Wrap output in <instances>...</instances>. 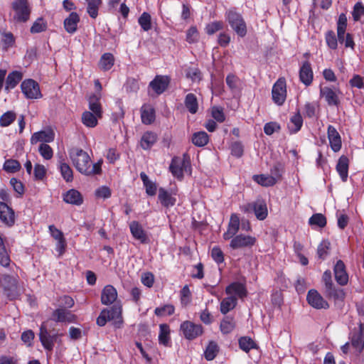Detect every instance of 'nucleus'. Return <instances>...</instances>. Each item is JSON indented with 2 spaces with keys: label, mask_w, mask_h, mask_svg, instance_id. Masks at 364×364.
<instances>
[{
  "label": "nucleus",
  "mask_w": 364,
  "mask_h": 364,
  "mask_svg": "<svg viewBox=\"0 0 364 364\" xmlns=\"http://www.w3.org/2000/svg\"><path fill=\"white\" fill-rule=\"evenodd\" d=\"M122 313V306L117 304L110 309H104L97 318V324L100 326H104L107 321H112V325L115 328H120L123 325Z\"/></svg>",
  "instance_id": "nucleus-1"
},
{
  "label": "nucleus",
  "mask_w": 364,
  "mask_h": 364,
  "mask_svg": "<svg viewBox=\"0 0 364 364\" xmlns=\"http://www.w3.org/2000/svg\"><path fill=\"white\" fill-rule=\"evenodd\" d=\"M18 279V277L15 272L0 275V289L10 300L16 299L19 294Z\"/></svg>",
  "instance_id": "nucleus-2"
},
{
  "label": "nucleus",
  "mask_w": 364,
  "mask_h": 364,
  "mask_svg": "<svg viewBox=\"0 0 364 364\" xmlns=\"http://www.w3.org/2000/svg\"><path fill=\"white\" fill-rule=\"evenodd\" d=\"M69 158L76 170L85 175L87 166L91 163V159L88 154L82 149L73 147L68 151Z\"/></svg>",
  "instance_id": "nucleus-3"
},
{
  "label": "nucleus",
  "mask_w": 364,
  "mask_h": 364,
  "mask_svg": "<svg viewBox=\"0 0 364 364\" xmlns=\"http://www.w3.org/2000/svg\"><path fill=\"white\" fill-rule=\"evenodd\" d=\"M226 20L237 36L244 37L246 35V23L240 14L235 9H230L226 12Z\"/></svg>",
  "instance_id": "nucleus-4"
},
{
  "label": "nucleus",
  "mask_w": 364,
  "mask_h": 364,
  "mask_svg": "<svg viewBox=\"0 0 364 364\" xmlns=\"http://www.w3.org/2000/svg\"><path fill=\"white\" fill-rule=\"evenodd\" d=\"M319 94L328 106H338L341 102L342 92L338 87L321 85Z\"/></svg>",
  "instance_id": "nucleus-5"
},
{
  "label": "nucleus",
  "mask_w": 364,
  "mask_h": 364,
  "mask_svg": "<svg viewBox=\"0 0 364 364\" xmlns=\"http://www.w3.org/2000/svg\"><path fill=\"white\" fill-rule=\"evenodd\" d=\"M240 209L245 213L254 212L256 218L259 220H264L268 214L266 203L260 199L245 204L240 207Z\"/></svg>",
  "instance_id": "nucleus-6"
},
{
  "label": "nucleus",
  "mask_w": 364,
  "mask_h": 364,
  "mask_svg": "<svg viewBox=\"0 0 364 364\" xmlns=\"http://www.w3.org/2000/svg\"><path fill=\"white\" fill-rule=\"evenodd\" d=\"M61 336L62 334L58 333L51 334L48 330L47 322H43L40 327V341L44 348L48 351L53 350L55 342H57L58 338Z\"/></svg>",
  "instance_id": "nucleus-7"
},
{
  "label": "nucleus",
  "mask_w": 364,
  "mask_h": 364,
  "mask_svg": "<svg viewBox=\"0 0 364 364\" xmlns=\"http://www.w3.org/2000/svg\"><path fill=\"white\" fill-rule=\"evenodd\" d=\"M13 19L16 22H26L28 20L31 8L28 1H14L12 4Z\"/></svg>",
  "instance_id": "nucleus-8"
},
{
  "label": "nucleus",
  "mask_w": 364,
  "mask_h": 364,
  "mask_svg": "<svg viewBox=\"0 0 364 364\" xmlns=\"http://www.w3.org/2000/svg\"><path fill=\"white\" fill-rule=\"evenodd\" d=\"M256 242L257 239L254 236L239 234L231 239L230 247L233 250L251 249Z\"/></svg>",
  "instance_id": "nucleus-9"
},
{
  "label": "nucleus",
  "mask_w": 364,
  "mask_h": 364,
  "mask_svg": "<svg viewBox=\"0 0 364 364\" xmlns=\"http://www.w3.org/2000/svg\"><path fill=\"white\" fill-rule=\"evenodd\" d=\"M21 88L27 99H39L42 97L38 84L32 79H27L21 82Z\"/></svg>",
  "instance_id": "nucleus-10"
},
{
  "label": "nucleus",
  "mask_w": 364,
  "mask_h": 364,
  "mask_svg": "<svg viewBox=\"0 0 364 364\" xmlns=\"http://www.w3.org/2000/svg\"><path fill=\"white\" fill-rule=\"evenodd\" d=\"M272 100L279 106L282 105L287 98V86L284 79H279L273 85L272 90Z\"/></svg>",
  "instance_id": "nucleus-11"
},
{
  "label": "nucleus",
  "mask_w": 364,
  "mask_h": 364,
  "mask_svg": "<svg viewBox=\"0 0 364 364\" xmlns=\"http://www.w3.org/2000/svg\"><path fill=\"white\" fill-rule=\"evenodd\" d=\"M181 331L188 340H193L203 333V327L191 321H186L181 324Z\"/></svg>",
  "instance_id": "nucleus-12"
},
{
  "label": "nucleus",
  "mask_w": 364,
  "mask_h": 364,
  "mask_svg": "<svg viewBox=\"0 0 364 364\" xmlns=\"http://www.w3.org/2000/svg\"><path fill=\"white\" fill-rule=\"evenodd\" d=\"M306 299L310 306L317 309H326L329 306L328 302L315 289L309 291Z\"/></svg>",
  "instance_id": "nucleus-13"
},
{
  "label": "nucleus",
  "mask_w": 364,
  "mask_h": 364,
  "mask_svg": "<svg viewBox=\"0 0 364 364\" xmlns=\"http://www.w3.org/2000/svg\"><path fill=\"white\" fill-rule=\"evenodd\" d=\"M189 166V163L185 159L180 158H174L172 159L170 165V171L173 176L178 179H181L183 176V171Z\"/></svg>",
  "instance_id": "nucleus-14"
},
{
  "label": "nucleus",
  "mask_w": 364,
  "mask_h": 364,
  "mask_svg": "<svg viewBox=\"0 0 364 364\" xmlns=\"http://www.w3.org/2000/svg\"><path fill=\"white\" fill-rule=\"evenodd\" d=\"M0 220L8 226L13 225L15 222L14 211L4 202H0Z\"/></svg>",
  "instance_id": "nucleus-15"
},
{
  "label": "nucleus",
  "mask_w": 364,
  "mask_h": 364,
  "mask_svg": "<svg viewBox=\"0 0 364 364\" xmlns=\"http://www.w3.org/2000/svg\"><path fill=\"white\" fill-rule=\"evenodd\" d=\"M335 279L337 283L341 286L347 284L348 274L346 272L345 264L342 260H338L333 268Z\"/></svg>",
  "instance_id": "nucleus-16"
},
{
  "label": "nucleus",
  "mask_w": 364,
  "mask_h": 364,
  "mask_svg": "<svg viewBox=\"0 0 364 364\" xmlns=\"http://www.w3.org/2000/svg\"><path fill=\"white\" fill-rule=\"evenodd\" d=\"M55 134L53 130L47 129L35 132L31 137V143L32 144L41 142V144H47L54 140Z\"/></svg>",
  "instance_id": "nucleus-17"
},
{
  "label": "nucleus",
  "mask_w": 364,
  "mask_h": 364,
  "mask_svg": "<svg viewBox=\"0 0 364 364\" xmlns=\"http://www.w3.org/2000/svg\"><path fill=\"white\" fill-rule=\"evenodd\" d=\"M327 134L331 149L334 152H338L341 150L342 146L341 138L339 133L333 126L329 125L328 127Z\"/></svg>",
  "instance_id": "nucleus-18"
},
{
  "label": "nucleus",
  "mask_w": 364,
  "mask_h": 364,
  "mask_svg": "<svg viewBox=\"0 0 364 364\" xmlns=\"http://www.w3.org/2000/svg\"><path fill=\"white\" fill-rule=\"evenodd\" d=\"M52 319L55 322L72 323L75 321V316L64 308H58L53 312Z\"/></svg>",
  "instance_id": "nucleus-19"
},
{
  "label": "nucleus",
  "mask_w": 364,
  "mask_h": 364,
  "mask_svg": "<svg viewBox=\"0 0 364 364\" xmlns=\"http://www.w3.org/2000/svg\"><path fill=\"white\" fill-rule=\"evenodd\" d=\"M240 228V218L237 214H232L228 223V230L223 234V238L228 240L234 237Z\"/></svg>",
  "instance_id": "nucleus-20"
},
{
  "label": "nucleus",
  "mask_w": 364,
  "mask_h": 364,
  "mask_svg": "<svg viewBox=\"0 0 364 364\" xmlns=\"http://www.w3.org/2000/svg\"><path fill=\"white\" fill-rule=\"evenodd\" d=\"M117 299V289L112 285H107L104 287L101 294V302L104 305H110Z\"/></svg>",
  "instance_id": "nucleus-21"
},
{
  "label": "nucleus",
  "mask_w": 364,
  "mask_h": 364,
  "mask_svg": "<svg viewBox=\"0 0 364 364\" xmlns=\"http://www.w3.org/2000/svg\"><path fill=\"white\" fill-rule=\"evenodd\" d=\"M225 293L229 296H235L237 299H242L247 296V289L240 282H232L225 288Z\"/></svg>",
  "instance_id": "nucleus-22"
},
{
  "label": "nucleus",
  "mask_w": 364,
  "mask_h": 364,
  "mask_svg": "<svg viewBox=\"0 0 364 364\" xmlns=\"http://www.w3.org/2000/svg\"><path fill=\"white\" fill-rule=\"evenodd\" d=\"M79 22L80 16L76 12H71L64 20V28L68 33L73 34L77 30Z\"/></svg>",
  "instance_id": "nucleus-23"
},
{
  "label": "nucleus",
  "mask_w": 364,
  "mask_h": 364,
  "mask_svg": "<svg viewBox=\"0 0 364 364\" xmlns=\"http://www.w3.org/2000/svg\"><path fill=\"white\" fill-rule=\"evenodd\" d=\"M313 71L311 65L306 61L303 63L299 70V79L306 86H309L313 81Z\"/></svg>",
  "instance_id": "nucleus-24"
},
{
  "label": "nucleus",
  "mask_w": 364,
  "mask_h": 364,
  "mask_svg": "<svg viewBox=\"0 0 364 364\" xmlns=\"http://www.w3.org/2000/svg\"><path fill=\"white\" fill-rule=\"evenodd\" d=\"M129 228L132 235L136 240H139L141 243L147 242L148 238L146 234L138 222L132 221L129 224Z\"/></svg>",
  "instance_id": "nucleus-25"
},
{
  "label": "nucleus",
  "mask_w": 364,
  "mask_h": 364,
  "mask_svg": "<svg viewBox=\"0 0 364 364\" xmlns=\"http://www.w3.org/2000/svg\"><path fill=\"white\" fill-rule=\"evenodd\" d=\"M350 345L358 354L360 353L364 348V327L360 326V332L352 336Z\"/></svg>",
  "instance_id": "nucleus-26"
},
{
  "label": "nucleus",
  "mask_w": 364,
  "mask_h": 364,
  "mask_svg": "<svg viewBox=\"0 0 364 364\" xmlns=\"http://www.w3.org/2000/svg\"><path fill=\"white\" fill-rule=\"evenodd\" d=\"M168 78L165 76H157L153 80L149 86L154 90V92L159 95L165 91L168 85Z\"/></svg>",
  "instance_id": "nucleus-27"
},
{
  "label": "nucleus",
  "mask_w": 364,
  "mask_h": 364,
  "mask_svg": "<svg viewBox=\"0 0 364 364\" xmlns=\"http://www.w3.org/2000/svg\"><path fill=\"white\" fill-rule=\"evenodd\" d=\"M278 175L279 174L277 173L275 176L266 174L255 175L253 176V179L255 182L262 186H272L277 182Z\"/></svg>",
  "instance_id": "nucleus-28"
},
{
  "label": "nucleus",
  "mask_w": 364,
  "mask_h": 364,
  "mask_svg": "<svg viewBox=\"0 0 364 364\" xmlns=\"http://www.w3.org/2000/svg\"><path fill=\"white\" fill-rule=\"evenodd\" d=\"M58 169L63 179L66 182H71L73 180V171L70 166L65 161V160L60 157L58 161Z\"/></svg>",
  "instance_id": "nucleus-29"
},
{
  "label": "nucleus",
  "mask_w": 364,
  "mask_h": 364,
  "mask_svg": "<svg viewBox=\"0 0 364 364\" xmlns=\"http://www.w3.org/2000/svg\"><path fill=\"white\" fill-rule=\"evenodd\" d=\"M341 180L345 182L348 176V159L346 156H341L336 165Z\"/></svg>",
  "instance_id": "nucleus-30"
},
{
  "label": "nucleus",
  "mask_w": 364,
  "mask_h": 364,
  "mask_svg": "<svg viewBox=\"0 0 364 364\" xmlns=\"http://www.w3.org/2000/svg\"><path fill=\"white\" fill-rule=\"evenodd\" d=\"M63 200L65 203L76 205L82 203V198L79 191L75 189H70L63 195Z\"/></svg>",
  "instance_id": "nucleus-31"
},
{
  "label": "nucleus",
  "mask_w": 364,
  "mask_h": 364,
  "mask_svg": "<svg viewBox=\"0 0 364 364\" xmlns=\"http://www.w3.org/2000/svg\"><path fill=\"white\" fill-rule=\"evenodd\" d=\"M23 75L19 71H13L10 73L6 80L5 90L9 91L14 89L21 80Z\"/></svg>",
  "instance_id": "nucleus-32"
},
{
  "label": "nucleus",
  "mask_w": 364,
  "mask_h": 364,
  "mask_svg": "<svg viewBox=\"0 0 364 364\" xmlns=\"http://www.w3.org/2000/svg\"><path fill=\"white\" fill-rule=\"evenodd\" d=\"M141 118L142 123L151 124L155 120V110L149 105H144L141 109Z\"/></svg>",
  "instance_id": "nucleus-33"
},
{
  "label": "nucleus",
  "mask_w": 364,
  "mask_h": 364,
  "mask_svg": "<svg viewBox=\"0 0 364 364\" xmlns=\"http://www.w3.org/2000/svg\"><path fill=\"white\" fill-rule=\"evenodd\" d=\"M100 95L93 94L88 99L89 109L91 112L95 113L98 117H102V109L100 102Z\"/></svg>",
  "instance_id": "nucleus-34"
},
{
  "label": "nucleus",
  "mask_w": 364,
  "mask_h": 364,
  "mask_svg": "<svg viewBox=\"0 0 364 364\" xmlns=\"http://www.w3.org/2000/svg\"><path fill=\"white\" fill-rule=\"evenodd\" d=\"M237 302L236 296L228 295V296L224 298L220 302V312L223 314H226L236 306Z\"/></svg>",
  "instance_id": "nucleus-35"
},
{
  "label": "nucleus",
  "mask_w": 364,
  "mask_h": 364,
  "mask_svg": "<svg viewBox=\"0 0 364 364\" xmlns=\"http://www.w3.org/2000/svg\"><path fill=\"white\" fill-rule=\"evenodd\" d=\"M158 198L161 205L165 207L173 206L176 203V198L163 188H159Z\"/></svg>",
  "instance_id": "nucleus-36"
},
{
  "label": "nucleus",
  "mask_w": 364,
  "mask_h": 364,
  "mask_svg": "<svg viewBox=\"0 0 364 364\" xmlns=\"http://www.w3.org/2000/svg\"><path fill=\"white\" fill-rule=\"evenodd\" d=\"M157 136L152 132H145L141 139L140 145L143 149H149L156 141Z\"/></svg>",
  "instance_id": "nucleus-37"
},
{
  "label": "nucleus",
  "mask_w": 364,
  "mask_h": 364,
  "mask_svg": "<svg viewBox=\"0 0 364 364\" xmlns=\"http://www.w3.org/2000/svg\"><path fill=\"white\" fill-rule=\"evenodd\" d=\"M303 119L300 112L298 111L291 117L288 127L291 133H296L301 129Z\"/></svg>",
  "instance_id": "nucleus-38"
},
{
  "label": "nucleus",
  "mask_w": 364,
  "mask_h": 364,
  "mask_svg": "<svg viewBox=\"0 0 364 364\" xmlns=\"http://www.w3.org/2000/svg\"><path fill=\"white\" fill-rule=\"evenodd\" d=\"M102 117H98L94 112L85 111L82 115V122L84 125L87 127H95L97 124L98 119Z\"/></svg>",
  "instance_id": "nucleus-39"
},
{
  "label": "nucleus",
  "mask_w": 364,
  "mask_h": 364,
  "mask_svg": "<svg viewBox=\"0 0 364 364\" xmlns=\"http://www.w3.org/2000/svg\"><path fill=\"white\" fill-rule=\"evenodd\" d=\"M114 63V58L109 53H104L100 60L99 67L101 70L106 71L110 70Z\"/></svg>",
  "instance_id": "nucleus-40"
},
{
  "label": "nucleus",
  "mask_w": 364,
  "mask_h": 364,
  "mask_svg": "<svg viewBox=\"0 0 364 364\" xmlns=\"http://www.w3.org/2000/svg\"><path fill=\"white\" fill-rule=\"evenodd\" d=\"M140 178L144 187L146 188V193L149 196H154L157 190L156 184L152 181L149 180L148 176L144 172H141L140 173Z\"/></svg>",
  "instance_id": "nucleus-41"
},
{
  "label": "nucleus",
  "mask_w": 364,
  "mask_h": 364,
  "mask_svg": "<svg viewBox=\"0 0 364 364\" xmlns=\"http://www.w3.org/2000/svg\"><path fill=\"white\" fill-rule=\"evenodd\" d=\"M326 295L334 300L336 304L340 305L343 301L345 297V293L343 289L333 287L331 289H328L325 291Z\"/></svg>",
  "instance_id": "nucleus-42"
},
{
  "label": "nucleus",
  "mask_w": 364,
  "mask_h": 364,
  "mask_svg": "<svg viewBox=\"0 0 364 364\" xmlns=\"http://www.w3.org/2000/svg\"><path fill=\"white\" fill-rule=\"evenodd\" d=\"M184 104L188 112L196 114L198 109V100L195 95L189 93L186 96Z\"/></svg>",
  "instance_id": "nucleus-43"
},
{
  "label": "nucleus",
  "mask_w": 364,
  "mask_h": 364,
  "mask_svg": "<svg viewBox=\"0 0 364 364\" xmlns=\"http://www.w3.org/2000/svg\"><path fill=\"white\" fill-rule=\"evenodd\" d=\"M160 331L159 334V343L165 346H168L170 341V329L166 324H161L159 326Z\"/></svg>",
  "instance_id": "nucleus-44"
},
{
  "label": "nucleus",
  "mask_w": 364,
  "mask_h": 364,
  "mask_svg": "<svg viewBox=\"0 0 364 364\" xmlns=\"http://www.w3.org/2000/svg\"><path fill=\"white\" fill-rule=\"evenodd\" d=\"M209 136L205 132L195 133L192 137V142L197 146H203L208 144Z\"/></svg>",
  "instance_id": "nucleus-45"
},
{
  "label": "nucleus",
  "mask_w": 364,
  "mask_h": 364,
  "mask_svg": "<svg viewBox=\"0 0 364 364\" xmlns=\"http://www.w3.org/2000/svg\"><path fill=\"white\" fill-rule=\"evenodd\" d=\"M235 326V322L232 317L226 316L220 323V330L223 333L227 334L230 333Z\"/></svg>",
  "instance_id": "nucleus-46"
},
{
  "label": "nucleus",
  "mask_w": 364,
  "mask_h": 364,
  "mask_svg": "<svg viewBox=\"0 0 364 364\" xmlns=\"http://www.w3.org/2000/svg\"><path fill=\"white\" fill-rule=\"evenodd\" d=\"M11 263L9 255L5 247L3 239L0 236V264L7 267Z\"/></svg>",
  "instance_id": "nucleus-47"
},
{
  "label": "nucleus",
  "mask_w": 364,
  "mask_h": 364,
  "mask_svg": "<svg viewBox=\"0 0 364 364\" xmlns=\"http://www.w3.org/2000/svg\"><path fill=\"white\" fill-rule=\"evenodd\" d=\"M239 346L240 348L246 353L249 352L251 349L257 348L255 341L247 336H244L239 339Z\"/></svg>",
  "instance_id": "nucleus-48"
},
{
  "label": "nucleus",
  "mask_w": 364,
  "mask_h": 364,
  "mask_svg": "<svg viewBox=\"0 0 364 364\" xmlns=\"http://www.w3.org/2000/svg\"><path fill=\"white\" fill-rule=\"evenodd\" d=\"M218 350V344L214 341H210L204 352L205 359L207 360H213L216 357Z\"/></svg>",
  "instance_id": "nucleus-49"
},
{
  "label": "nucleus",
  "mask_w": 364,
  "mask_h": 364,
  "mask_svg": "<svg viewBox=\"0 0 364 364\" xmlns=\"http://www.w3.org/2000/svg\"><path fill=\"white\" fill-rule=\"evenodd\" d=\"M138 22L144 31H148L151 28V18L147 12H144L140 16Z\"/></svg>",
  "instance_id": "nucleus-50"
},
{
  "label": "nucleus",
  "mask_w": 364,
  "mask_h": 364,
  "mask_svg": "<svg viewBox=\"0 0 364 364\" xmlns=\"http://www.w3.org/2000/svg\"><path fill=\"white\" fill-rule=\"evenodd\" d=\"M186 76L193 82H199L202 78V74L197 68H187L186 70Z\"/></svg>",
  "instance_id": "nucleus-51"
},
{
  "label": "nucleus",
  "mask_w": 364,
  "mask_h": 364,
  "mask_svg": "<svg viewBox=\"0 0 364 364\" xmlns=\"http://www.w3.org/2000/svg\"><path fill=\"white\" fill-rule=\"evenodd\" d=\"M16 115L13 111H8L0 117V125L1 127L9 126L15 119Z\"/></svg>",
  "instance_id": "nucleus-52"
},
{
  "label": "nucleus",
  "mask_w": 364,
  "mask_h": 364,
  "mask_svg": "<svg viewBox=\"0 0 364 364\" xmlns=\"http://www.w3.org/2000/svg\"><path fill=\"white\" fill-rule=\"evenodd\" d=\"M309 224L323 228L326 225V219L322 214L316 213L309 218Z\"/></svg>",
  "instance_id": "nucleus-53"
},
{
  "label": "nucleus",
  "mask_w": 364,
  "mask_h": 364,
  "mask_svg": "<svg viewBox=\"0 0 364 364\" xmlns=\"http://www.w3.org/2000/svg\"><path fill=\"white\" fill-rule=\"evenodd\" d=\"M46 21H45L43 18H39L33 23L31 28V32L32 33H38L46 30Z\"/></svg>",
  "instance_id": "nucleus-54"
},
{
  "label": "nucleus",
  "mask_w": 364,
  "mask_h": 364,
  "mask_svg": "<svg viewBox=\"0 0 364 364\" xmlns=\"http://www.w3.org/2000/svg\"><path fill=\"white\" fill-rule=\"evenodd\" d=\"M38 151L46 160L50 159L53 156L52 148L47 144H41L38 147Z\"/></svg>",
  "instance_id": "nucleus-55"
},
{
  "label": "nucleus",
  "mask_w": 364,
  "mask_h": 364,
  "mask_svg": "<svg viewBox=\"0 0 364 364\" xmlns=\"http://www.w3.org/2000/svg\"><path fill=\"white\" fill-rule=\"evenodd\" d=\"M174 306L171 304H166L161 307L155 309L154 313L158 316H163L166 315H172L174 313Z\"/></svg>",
  "instance_id": "nucleus-56"
},
{
  "label": "nucleus",
  "mask_w": 364,
  "mask_h": 364,
  "mask_svg": "<svg viewBox=\"0 0 364 364\" xmlns=\"http://www.w3.org/2000/svg\"><path fill=\"white\" fill-rule=\"evenodd\" d=\"M21 168L19 162L16 160H6L4 164V169L7 172L15 173Z\"/></svg>",
  "instance_id": "nucleus-57"
},
{
  "label": "nucleus",
  "mask_w": 364,
  "mask_h": 364,
  "mask_svg": "<svg viewBox=\"0 0 364 364\" xmlns=\"http://www.w3.org/2000/svg\"><path fill=\"white\" fill-rule=\"evenodd\" d=\"M223 28V23L222 21H214L208 23L205 26V32L208 35H213L215 32L222 30Z\"/></svg>",
  "instance_id": "nucleus-58"
},
{
  "label": "nucleus",
  "mask_w": 364,
  "mask_h": 364,
  "mask_svg": "<svg viewBox=\"0 0 364 364\" xmlns=\"http://www.w3.org/2000/svg\"><path fill=\"white\" fill-rule=\"evenodd\" d=\"M330 243L328 241H322L317 247V255L321 259H324L328 255Z\"/></svg>",
  "instance_id": "nucleus-59"
},
{
  "label": "nucleus",
  "mask_w": 364,
  "mask_h": 364,
  "mask_svg": "<svg viewBox=\"0 0 364 364\" xmlns=\"http://www.w3.org/2000/svg\"><path fill=\"white\" fill-rule=\"evenodd\" d=\"M46 174V169L42 164H36L33 170L34 179L36 181H41L44 178Z\"/></svg>",
  "instance_id": "nucleus-60"
},
{
  "label": "nucleus",
  "mask_w": 364,
  "mask_h": 364,
  "mask_svg": "<svg viewBox=\"0 0 364 364\" xmlns=\"http://www.w3.org/2000/svg\"><path fill=\"white\" fill-rule=\"evenodd\" d=\"M199 39V33L196 26H191L186 32V41L189 43H196Z\"/></svg>",
  "instance_id": "nucleus-61"
},
{
  "label": "nucleus",
  "mask_w": 364,
  "mask_h": 364,
  "mask_svg": "<svg viewBox=\"0 0 364 364\" xmlns=\"http://www.w3.org/2000/svg\"><path fill=\"white\" fill-rule=\"evenodd\" d=\"M326 41L328 46L333 50L337 48L338 40L333 31H329L326 34Z\"/></svg>",
  "instance_id": "nucleus-62"
},
{
  "label": "nucleus",
  "mask_w": 364,
  "mask_h": 364,
  "mask_svg": "<svg viewBox=\"0 0 364 364\" xmlns=\"http://www.w3.org/2000/svg\"><path fill=\"white\" fill-rule=\"evenodd\" d=\"M323 282L324 283V289L325 291L331 289L333 287H335L333 281H332V276H331V272L330 270H326L323 272V277H322Z\"/></svg>",
  "instance_id": "nucleus-63"
},
{
  "label": "nucleus",
  "mask_w": 364,
  "mask_h": 364,
  "mask_svg": "<svg viewBox=\"0 0 364 364\" xmlns=\"http://www.w3.org/2000/svg\"><path fill=\"white\" fill-rule=\"evenodd\" d=\"M101 1H88L87 13L90 16L95 18L98 14V9Z\"/></svg>",
  "instance_id": "nucleus-64"
}]
</instances>
